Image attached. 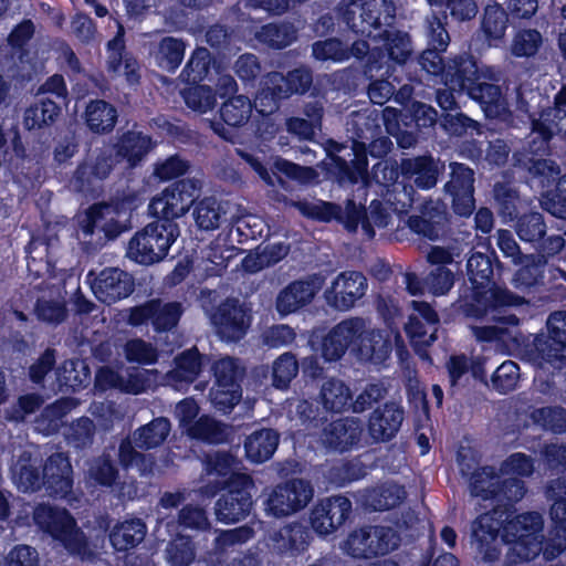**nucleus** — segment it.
<instances>
[{
  "label": "nucleus",
  "mask_w": 566,
  "mask_h": 566,
  "mask_svg": "<svg viewBox=\"0 0 566 566\" xmlns=\"http://www.w3.org/2000/svg\"><path fill=\"white\" fill-rule=\"evenodd\" d=\"M527 492L523 480L514 476L500 478L492 510L480 514L471 525V543L485 563L497 562L501 557L499 537L511 545L512 563L531 562L541 553L545 560L557 558L566 551V475L547 486V495L553 501L549 509L552 526L547 536L543 535L544 518L538 512L516 515L515 504Z\"/></svg>",
  "instance_id": "obj_1"
},
{
  "label": "nucleus",
  "mask_w": 566,
  "mask_h": 566,
  "mask_svg": "<svg viewBox=\"0 0 566 566\" xmlns=\"http://www.w3.org/2000/svg\"><path fill=\"white\" fill-rule=\"evenodd\" d=\"M502 270L494 251L490 254L473 252L467 261V274L471 283L469 294L460 297V308L470 318L483 319L490 312L520 306L525 298L493 282L494 270Z\"/></svg>",
  "instance_id": "obj_2"
},
{
  "label": "nucleus",
  "mask_w": 566,
  "mask_h": 566,
  "mask_svg": "<svg viewBox=\"0 0 566 566\" xmlns=\"http://www.w3.org/2000/svg\"><path fill=\"white\" fill-rule=\"evenodd\" d=\"M499 78L491 67L480 66L469 54H458L447 61L442 84L465 93L478 102L488 116H496L504 107V98Z\"/></svg>",
  "instance_id": "obj_3"
},
{
  "label": "nucleus",
  "mask_w": 566,
  "mask_h": 566,
  "mask_svg": "<svg viewBox=\"0 0 566 566\" xmlns=\"http://www.w3.org/2000/svg\"><path fill=\"white\" fill-rule=\"evenodd\" d=\"M348 349L373 364L382 363L390 353V344L380 334L367 332L361 317L343 319L322 338L321 350L325 361L339 360Z\"/></svg>",
  "instance_id": "obj_4"
},
{
  "label": "nucleus",
  "mask_w": 566,
  "mask_h": 566,
  "mask_svg": "<svg viewBox=\"0 0 566 566\" xmlns=\"http://www.w3.org/2000/svg\"><path fill=\"white\" fill-rule=\"evenodd\" d=\"M180 234L178 223L155 218L154 221L137 231L127 245V256L142 265H153L163 261L170 247Z\"/></svg>",
  "instance_id": "obj_5"
},
{
  "label": "nucleus",
  "mask_w": 566,
  "mask_h": 566,
  "mask_svg": "<svg viewBox=\"0 0 566 566\" xmlns=\"http://www.w3.org/2000/svg\"><path fill=\"white\" fill-rule=\"evenodd\" d=\"M394 27L395 23L391 27L375 30L373 33L371 38H379L381 44L373 48L368 60L364 63L363 74H368L369 77L374 71L388 74L394 71L395 66L405 65L412 60L415 50L410 34Z\"/></svg>",
  "instance_id": "obj_6"
},
{
  "label": "nucleus",
  "mask_w": 566,
  "mask_h": 566,
  "mask_svg": "<svg viewBox=\"0 0 566 566\" xmlns=\"http://www.w3.org/2000/svg\"><path fill=\"white\" fill-rule=\"evenodd\" d=\"M220 496L214 503V515L218 522L235 524L244 521L253 509L252 491L255 488L250 474L237 473L221 483Z\"/></svg>",
  "instance_id": "obj_7"
},
{
  "label": "nucleus",
  "mask_w": 566,
  "mask_h": 566,
  "mask_svg": "<svg viewBox=\"0 0 566 566\" xmlns=\"http://www.w3.org/2000/svg\"><path fill=\"white\" fill-rule=\"evenodd\" d=\"M518 239L531 244L539 256L547 260L557 255L565 247L562 234L547 235L544 214L535 208H524L511 223Z\"/></svg>",
  "instance_id": "obj_8"
},
{
  "label": "nucleus",
  "mask_w": 566,
  "mask_h": 566,
  "mask_svg": "<svg viewBox=\"0 0 566 566\" xmlns=\"http://www.w3.org/2000/svg\"><path fill=\"white\" fill-rule=\"evenodd\" d=\"M200 190L201 185L197 179L177 180L150 200L148 205L149 213L154 218L177 223V220L184 217L193 206Z\"/></svg>",
  "instance_id": "obj_9"
},
{
  "label": "nucleus",
  "mask_w": 566,
  "mask_h": 566,
  "mask_svg": "<svg viewBox=\"0 0 566 566\" xmlns=\"http://www.w3.org/2000/svg\"><path fill=\"white\" fill-rule=\"evenodd\" d=\"M357 138H352L350 144L332 143L331 153L332 169L338 182L357 184L368 178V147L361 133L356 132ZM366 139H368L366 137Z\"/></svg>",
  "instance_id": "obj_10"
},
{
  "label": "nucleus",
  "mask_w": 566,
  "mask_h": 566,
  "mask_svg": "<svg viewBox=\"0 0 566 566\" xmlns=\"http://www.w3.org/2000/svg\"><path fill=\"white\" fill-rule=\"evenodd\" d=\"M546 326L547 335L537 334L530 353L539 364L562 370L566 368V311L551 313Z\"/></svg>",
  "instance_id": "obj_11"
},
{
  "label": "nucleus",
  "mask_w": 566,
  "mask_h": 566,
  "mask_svg": "<svg viewBox=\"0 0 566 566\" xmlns=\"http://www.w3.org/2000/svg\"><path fill=\"white\" fill-rule=\"evenodd\" d=\"M182 314L184 307L180 302L150 298L129 308L127 323L134 327L151 324L155 332L167 333L178 326Z\"/></svg>",
  "instance_id": "obj_12"
},
{
  "label": "nucleus",
  "mask_w": 566,
  "mask_h": 566,
  "mask_svg": "<svg viewBox=\"0 0 566 566\" xmlns=\"http://www.w3.org/2000/svg\"><path fill=\"white\" fill-rule=\"evenodd\" d=\"M32 518L39 530L60 542L65 548H74L77 545V524L66 509L39 503L33 510Z\"/></svg>",
  "instance_id": "obj_13"
},
{
  "label": "nucleus",
  "mask_w": 566,
  "mask_h": 566,
  "mask_svg": "<svg viewBox=\"0 0 566 566\" xmlns=\"http://www.w3.org/2000/svg\"><path fill=\"white\" fill-rule=\"evenodd\" d=\"M451 216L444 203L424 200L419 207V214L407 219V227L419 239L436 242L450 231Z\"/></svg>",
  "instance_id": "obj_14"
},
{
  "label": "nucleus",
  "mask_w": 566,
  "mask_h": 566,
  "mask_svg": "<svg viewBox=\"0 0 566 566\" xmlns=\"http://www.w3.org/2000/svg\"><path fill=\"white\" fill-rule=\"evenodd\" d=\"M443 168L430 154L401 158L402 189L409 201L412 202L415 189L434 188Z\"/></svg>",
  "instance_id": "obj_15"
},
{
  "label": "nucleus",
  "mask_w": 566,
  "mask_h": 566,
  "mask_svg": "<svg viewBox=\"0 0 566 566\" xmlns=\"http://www.w3.org/2000/svg\"><path fill=\"white\" fill-rule=\"evenodd\" d=\"M353 513L352 501L342 494L318 500L310 513L312 530L319 536H327L342 527Z\"/></svg>",
  "instance_id": "obj_16"
},
{
  "label": "nucleus",
  "mask_w": 566,
  "mask_h": 566,
  "mask_svg": "<svg viewBox=\"0 0 566 566\" xmlns=\"http://www.w3.org/2000/svg\"><path fill=\"white\" fill-rule=\"evenodd\" d=\"M450 179L444 185V193L451 199V208L459 217H470L475 210L474 170L462 163L450 164Z\"/></svg>",
  "instance_id": "obj_17"
},
{
  "label": "nucleus",
  "mask_w": 566,
  "mask_h": 566,
  "mask_svg": "<svg viewBox=\"0 0 566 566\" xmlns=\"http://www.w3.org/2000/svg\"><path fill=\"white\" fill-rule=\"evenodd\" d=\"M324 283L325 277L321 273H313L290 282L277 293L275 298V310L279 316L286 317L311 304Z\"/></svg>",
  "instance_id": "obj_18"
},
{
  "label": "nucleus",
  "mask_w": 566,
  "mask_h": 566,
  "mask_svg": "<svg viewBox=\"0 0 566 566\" xmlns=\"http://www.w3.org/2000/svg\"><path fill=\"white\" fill-rule=\"evenodd\" d=\"M93 275L92 292L99 302L106 305L128 297L135 290L134 276L119 268H104L96 275L90 271L87 280Z\"/></svg>",
  "instance_id": "obj_19"
},
{
  "label": "nucleus",
  "mask_w": 566,
  "mask_h": 566,
  "mask_svg": "<svg viewBox=\"0 0 566 566\" xmlns=\"http://www.w3.org/2000/svg\"><path fill=\"white\" fill-rule=\"evenodd\" d=\"M368 289L366 276L359 271L339 273L332 285L324 292L326 304L336 311H348L354 307Z\"/></svg>",
  "instance_id": "obj_20"
},
{
  "label": "nucleus",
  "mask_w": 566,
  "mask_h": 566,
  "mask_svg": "<svg viewBox=\"0 0 566 566\" xmlns=\"http://www.w3.org/2000/svg\"><path fill=\"white\" fill-rule=\"evenodd\" d=\"M74 472L70 457L63 452L50 454L43 463V488L54 500H70L73 495Z\"/></svg>",
  "instance_id": "obj_21"
},
{
  "label": "nucleus",
  "mask_w": 566,
  "mask_h": 566,
  "mask_svg": "<svg viewBox=\"0 0 566 566\" xmlns=\"http://www.w3.org/2000/svg\"><path fill=\"white\" fill-rule=\"evenodd\" d=\"M212 322L221 339L227 342H239L242 339L249 327L250 317L238 298H227L220 303Z\"/></svg>",
  "instance_id": "obj_22"
},
{
  "label": "nucleus",
  "mask_w": 566,
  "mask_h": 566,
  "mask_svg": "<svg viewBox=\"0 0 566 566\" xmlns=\"http://www.w3.org/2000/svg\"><path fill=\"white\" fill-rule=\"evenodd\" d=\"M135 127L136 125L118 135L114 144L117 160L125 163L129 169L140 167L148 155L157 147V142L151 135Z\"/></svg>",
  "instance_id": "obj_23"
},
{
  "label": "nucleus",
  "mask_w": 566,
  "mask_h": 566,
  "mask_svg": "<svg viewBox=\"0 0 566 566\" xmlns=\"http://www.w3.org/2000/svg\"><path fill=\"white\" fill-rule=\"evenodd\" d=\"M336 18L353 33L371 39L375 30L387 27L382 14L376 11L373 18L366 15V3L359 0H340L335 7Z\"/></svg>",
  "instance_id": "obj_24"
},
{
  "label": "nucleus",
  "mask_w": 566,
  "mask_h": 566,
  "mask_svg": "<svg viewBox=\"0 0 566 566\" xmlns=\"http://www.w3.org/2000/svg\"><path fill=\"white\" fill-rule=\"evenodd\" d=\"M458 462L461 475L468 479L470 494L483 501H491L496 494L500 470L493 465L474 467V461H467L461 453L458 454Z\"/></svg>",
  "instance_id": "obj_25"
},
{
  "label": "nucleus",
  "mask_w": 566,
  "mask_h": 566,
  "mask_svg": "<svg viewBox=\"0 0 566 566\" xmlns=\"http://www.w3.org/2000/svg\"><path fill=\"white\" fill-rule=\"evenodd\" d=\"M405 409L395 401H387L373 410L368 418V432L375 442H389L399 432Z\"/></svg>",
  "instance_id": "obj_26"
},
{
  "label": "nucleus",
  "mask_w": 566,
  "mask_h": 566,
  "mask_svg": "<svg viewBox=\"0 0 566 566\" xmlns=\"http://www.w3.org/2000/svg\"><path fill=\"white\" fill-rule=\"evenodd\" d=\"M361 434V421L347 417L329 422L323 429L322 441L328 450L344 453L359 446Z\"/></svg>",
  "instance_id": "obj_27"
},
{
  "label": "nucleus",
  "mask_w": 566,
  "mask_h": 566,
  "mask_svg": "<svg viewBox=\"0 0 566 566\" xmlns=\"http://www.w3.org/2000/svg\"><path fill=\"white\" fill-rule=\"evenodd\" d=\"M208 360L197 347L177 354L172 360L174 367L165 374V380L175 388L191 385L200 376L205 361Z\"/></svg>",
  "instance_id": "obj_28"
},
{
  "label": "nucleus",
  "mask_w": 566,
  "mask_h": 566,
  "mask_svg": "<svg viewBox=\"0 0 566 566\" xmlns=\"http://www.w3.org/2000/svg\"><path fill=\"white\" fill-rule=\"evenodd\" d=\"M62 114L60 103L51 97L34 95L33 102L24 108L22 125L28 132L44 135Z\"/></svg>",
  "instance_id": "obj_29"
},
{
  "label": "nucleus",
  "mask_w": 566,
  "mask_h": 566,
  "mask_svg": "<svg viewBox=\"0 0 566 566\" xmlns=\"http://www.w3.org/2000/svg\"><path fill=\"white\" fill-rule=\"evenodd\" d=\"M252 107L251 101L244 95L229 97L219 109L222 122H211L213 133L224 140H231L232 134L224 125L241 127L249 120Z\"/></svg>",
  "instance_id": "obj_30"
},
{
  "label": "nucleus",
  "mask_w": 566,
  "mask_h": 566,
  "mask_svg": "<svg viewBox=\"0 0 566 566\" xmlns=\"http://www.w3.org/2000/svg\"><path fill=\"white\" fill-rule=\"evenodd\" d=\"M363 71L364 64L360 67H349L345 71L346 78L352 80L355 87L367 83V95L373 104L382 106L390 101L396 92L395 85L389 81L392 72L380 74L374 71L369 77L368 74H363Z\"/></svg>",
  "instance_id": "obj_31"
},
{
  "label": "nucleus",
  "mask_w": 566,
  "mask_h": 566,
  "mask_svg": "<svg viewBox=\"0 0 566 566\" xmlns=\"http://www.w3.org/2000/svg\"><path fill=\"white\" fill-rule=\"evenodd\" d=\"M516 166L527 171L531 181L541 188V193L554 188L563 177L559 166L552 159L526 157L525 154H521Z\"/></svg>",
  "instance_id": "obj_32"
},
{
  "label": "nucleus",
  "mask_w": 566,
  "mask_h": 566,
  "mask_svg": "<svg viewBox=\"0 0 566 566\" xmlns=\"http://www.w3.org/2000/svg\"><path fill=\"white\" fill-rule=\"evenodd\" d=\"M311 539V530L301 522H293L274 534L273 545L281 555L297 556L307 548Z\"/></svg>",
  "instance_id": "obj_33"
},
{
  "label": "nucleus",
  "mask_w": 566,
  "mask_h": 566,
  "mask_svg": "<svg viewBox=\"0 0 566 566\" xmlns=\"http://www.w3.org/2000/svg\"><path fill=\"white\" fill-rule=\"evenodd\" d=\"M280 442V434L271 428L254 430L244 440L247 459L252 463H263L274 454Z\"/></svg>",
  "instance_id": "obj_34"
},
{
  "label": "nucleus",
  "mask_w": 566,
  "mask_h": 566,
  "mask_svg": "<svg viewBox=\"0 0 566 566\" xmlns=\"http://www.w3.org/2000/svg\"><path fill=\"white\" fill-rule=\"evenodd\" d=\"M84 119L92 133L105 135L113 132L118 119V113L113 104L97 98L87 103Z\"/></svg>",
  "instance_id": "obj_35"
},
{
  "label": "nucleus",
  "mask_w": 566,
  "mask_h": 566,
  "mask_svg": "<svg viewBox=\"0 0 566 566\" xmlns=\"http://www.w3.org/2000/svg\"><path fill=\"white\" fill-rule=\"evenodd\" d=\"M147 526L140 518H130L117 524L109 533V542L116 552L127 553L145 538Z\"/></svg>",
  "instance_id": "obj_36"
},
{
  "label": "nucleus",
  "mask_w": 566,
  "mask_h": 566,
  "mask_svg": "<svg viewBox=\"0 0 566 566\" xmlns=\"http://www.w3.org/2000/svg\"><path fill=\"white\" fill-rule=\"evenodd\" d=\"M406 496L407 493L402 485L385 483L366 492L364 505L371 512L389 511L398 507Z\"/></svg>",
  "instance_id": "obj_37"
},
{
  "label": "nucleus",
  "mask_w": 566,
  "mask_h": 566,
  "mask_svg": "<svg viewBox=\"0 0 566 566\" xmlns=\"http://www.w3.org/2000/svg\"><path fill=\"white\" fill-rule=\"evenodd\" d=\"M292 96L287 88L284 75L280 72H271L266 75L263 86L256 95V101L262 107L261 113H273L280 107L283 99Z\"/></svg>",
  "instance_id": "obj_38"
},
{
  "label": "nucleus",
  "mask_w": 566,
  "mask_h": 566,
  "mask_svg": "<svg viewBox=\"0 0 566 566\" xmlns=\"http://www.w3.org/2000/svg\"><path fill=\"white\" fill-rule=\"evenodd\" d=\"M319 397L326 412L340 413L349 409L350 388L337 378L327 379L321 388Z\"/></svg>",
  "instance_id": "obj_39"
},
{
  "label": "nucleus",
  "mask_w": 566,
  "mask_h": 566,
  "mask_svg": "<svg viewBox=\"0 0 566 566\" xmlns=\"http://www.w3.org/2000/svg\"><path fill=\"white\" fill-rule=\"evenodd\" d=\"M493 198L499 216L503 222L510 224L525 208L522 206L520 192L506 182H495Z\"/></svg>",
  "instance_id": "obj_40"
},
{
  "label": "nucleus",
  "mask_w": 566,
  "mask_h": 566,
  "mask_svg": "<svg viewBox=\"0 0 566 566\" xmlns=\"http://www.w3.org/2000/svg\"><path fill=\"white\" fill-rule=\"evenodd\" d=\"M255 40L270 49L281 50L296 40V30L292 23H266L254 34Z\"/></svg>",
  "instance_id": "obj_41"
},
{
  "label": "nucleus",
  "mask_w": 566,
  "mask_h": 566,
  "mask_svg": "<svg viewBox=\"0 0 566 566\" xmlns=\"http://www.w3.org/2000/svg\"><path fill=\"white\" fill-rule=\"evenodd\" d=\"M170 421L165 417L154 418L150 422L139 427L134 439L136 447L142 450H150L159 447L169 436Z\"/></svg>",
  "instance_id": "obj_42"
},
{
  "label": "nucleus",
  "mask_w": 566,
  "mask_h": 566,
  "mask_svg": "<svg viewBox=\"0 0 566 566\" xmlns=\"http://www.w3.org/2000/svg\"><path fill=\"white\" fill-rule=\"evenodd\" d=\"M186 52V42L174 36H164L158 43L157 64L168 73H175Z\"/></svg>",
  "instance_id": "obj_43"
},
{
  "label": "nucleus",
  "mask_w": 566,
  "mask_h": 566,
  "mask_svg": "<svg viewBox=\"0 0 566 566\" xmlns=\"http://www.w3.org/2000/svg\"><path fill=\"white\" fill-rule=\"evenodd\" d=\"M509 13L501 4L494 2L484 8L481 30L486 40H502L509 28Z\"/></svg>",
  "instance_id": "obj_44"
},
{
  "label": "nucleus",
  "mask_w": 566,
  "mask_h": 566,
  "mask_svg": "<svg viewBox=\"0 0 566 566\" xmlns=\"http://www.w3.org/2000/svg\"><path fill=\"white\" fill-rule=\"evenodd\" d=\"M212 63V56L208 49L196 48L184 70L180 73V80L186 84L201 83L209 74Z\"/></svg>",
  "instance_id": "obj_45"
},
{
  "label": "nucleus",
  "mask_w": 566,
  "mask_h": 566,
  "mask_svg": "<svg viewBox=\"0 0 566 566\" xmlns=\"http://www.w3.org/2000/svg\"><path fill=\"white\" fill-rule=\"evenodd\" d=\"M543 35L536 29H520L513 35L510 52L514 57H535L543 46Z\"/></svg>",
  "instance_id": "obj_46"
},
{
  "label": "nucleus",
  "mask_w": 566,
  "mask_h": 566,
  "mask_svg": "<svg viewBox=\"0 0 566 566\" xmlns=\"http://www.w3.org/2000/svg\"><path fill=\"white\" fill-rule=\"evenodd\" d=\"M224 213L221 203L213 197L199 200L193 209L195 222L200 230L205 231L218 229Z\"/></svg>",
  "instance_id": "obj_47"
},
{
  "label": "nucleus",
  "mask_w": 566,
  "mask_h": 566,
  "mask_svg": "<svg viewBox=\"0 0 566 566\" xmlns=\"http://www.w3.org/2000/svg\"><path fill=\"white\" fill-rule=\"evenodd\" d=\"M119 478L116 463L108 455H101L93 460L87 471V480L94 486L113 488Z\"/></svg>",
  "instance_id": "obj_48"
},
{
  "label": "nucleus",
  "mask_w": 566,
  "mask_h": 566,
  "mask_svg": "<svg viewBox=\"0 0 566 566\" xmlns=\"http://www.w3.org/2000/svg\"><path fill=\"white\" fill-rule=\"evenodd\" d=\"M187 85L180 94L188 108L203 114L214 107L216 92L211 86L201 83Z\"/></svg>",
  "instance_id": "obj_49"
},
{
  "label": "nucleus",
  "mask_w": 566,
  "mask_h": 566,
  "mask_svg": "<svg viewBox=\"0 0 566 566\" xmlns=\"http://www.w3.org/2000/svg\"><path fill=\"white\" fill-rule=\"evenodd\" d=\"M371 525H364L347 536L345 541V551L353 558L376 557L375 542L371 535Z\"/></svg>",
  "instance_id": "obj_50"
},
{
  "label": "nucleus",
  "mask_w": 566,
  "mask_h": 566,
  "mask_svg": "<svg viewBox=\"0 0 566 566\" xmlns=\"http://www.w3.org/2000/svg\"><path fill=\"white\" fill-rule=\"evenodd\" d=\"M211 371L214 378L213 385L220 388L241 386L244 375V369L239 366L238 360L228 356L216 360Z\"/></svg>",
  "instance_id": "obj_51"
},
{
  "label": "nucleus",
  "mask_w": 566,
  "mask_h": 566,
  "mask_svg": "<svg viewBox=\"0 0 566 566\" xmlns=\"http://www.w3.org/2000/svg\"><path fill=\"white\" fill-rule=\"evenodd\" d=\"M300 363L296 356L286 352L280 355L272 365V385L276 389H287L297 376Z\"/></svg>",
  "instance_id": "obj_52"
},
{
  "label": "nucleus",
  "mask_w": 566,
  "mask_h": 566,
  "mask_svg": "<svg viewBox=\"0 0 566 566\" xmlns=\"http://www.w3.org/2000/svg\"><path fill=\"white\" fill-rule=\"evenodd\" d=\"M112 206L107 202H96L86 209L84 216L78 220L80 229L85 238L90 237L92 239L94 235H97V240H99Z\"/></svg>",
  "instance_id": "obj_53"
},
{
  "label": "nucleus",
  "mask_w": 566,
  "mask_h": 566,
  "mask_svg": "<svg viewBox=\"0 0 566 566\" xmlns=\"http://www.w3.org/2000/svg\"><path fill=\"white\" fill-rule=\"evenodd\" d=\"M14 474L22 492H38L43 488V470L40 471V465L33 463L30 455L20 458Z\"/></svg>",
  "instance_id": "obj_54"
},
{
  "label": "nucleus",
  "mask_w": 566,
  "mask_h": 566,
  "mask_svg": "<svg viewBox=\"0 0 566 566\" xmlns=\"http://www.w3.org/2000/svg\"><path fill=\"white\" fill-rule=\"evenodd\" d=\"M94 436V421L85 416L73 420L65 432L67 443L77 450L90 447L93 443Z\"/></svg>",
  "instance_id": "obj_55"
},
{
  "label": "nucleus",
  "mask_w": 566,
  "mask_h": 566,
  "mask_svg": "<svg viewBox=\"0 0 566 566\" xmlns=\"http://www.w3.org/2000/svg\"><path fill=\"white\" fill-rule=\"evenodd\" d=\"M188 433L191 438L208 443H220L224 440L223 424L209 416L198 418L189 427Z\"/></svg>",
  "instance_id": "obj_56"
},
{
  "label": "nucleus",
  "mask_w": 566,
  "mask_h": 566,
  "mask_svg": "<svg viewBox=\"0 0 566 566\" xmlns=\"http://www.w3.org/2000/svg\"><path fill=\"white\" fill-rule=\"evenodd\" d=\"M282 488L281 483L276 484L269 493L264 501V511L268 516L281 518L297 513L291 497Z\"/></svg>",
  "instance_id": "obj_57"
},
{
  "label": "nucleus",
  "mask_w": 566,
  "mask_h": 566,
  "mask_svg": "<svg viewBox=\"0 0 566 566\" xmlns=\"http://www.w3.org/2000/svg\"><path fill=\"white\" fill-rule=\"evenodd\" d=\"M541 203L553 217L566 220V174L554 188L542 192Z\"/></svg>",
  "instance_id": "obj_58"
},
{
  "label": "nucleus",
  "mask_w": 566,
  "mask_h": 566,
  "mask_svg": "<svg viewBox=\"0 0 566 566\" xmlns=\"http://www.w3.org/2000/svg\"><path fill=\"white\" fill-rule=\"evenodd\" d=\"M166 554L171 566H189L195 559V545L191 537L177 535L168 543Z\"/></svg>",
  "instance_id": "obj_59"
},
{
  "label": "nucleus",
  "mask_w": 566,
  "mask_h": 566,
  "mask_svg": "<svg viewBox=\"0 0 566 566\" xmlns=\"http://www.w3.org/2000/svg\"><path fill=\"white\" fill-rule=\"evenodd\" d=\"M125 358L128 363L138 365H154L158 361L159 353L157 348L142 338L127 340L124 346Z\"/></svg>",
  "instance_id": "obj_60"
},
{
  "label": "nucleus",
  "mask_w": 566,
  "mask_h": 566,
  "mask_svg": "<svg viewBox=\"0 0 566 566\" xmlns=\"http://www.w3.org/2000/svg\"><path fill=\"white\" fill-rule=\"evenodd\" d=\"M189 161L174 154L154 164L153 176L158 181H170L182 177L189 170Z\"/></svg>",
  "instance_id": "obj_61"
},
{
  "label": "nucleus",
  "mask_w": 566,
  "mask_h": 566,
  "mask_svg": "<svg viewBox=\"0 0 566 566\" xmlns=\"http://www.w3.org/2000/svg\"><path fill=\"white\" fill-rule=\"evenodd\" d=\"M518 378L520 366L513 360H505L495 369L491 381L494 390L505 395L516 388Z\"/></svg>",
  "instance_id": "obj_62"
},
{
  "label": "nucleus",
  "mask_w": 566,
  "mask_h": 566,
  "mask_svg": "<svg viewBox=\"0 0 566 566\" xmlns=\"http://www.w3.org/2000/svg\"><path fill=\"white\" fill-rule=\"evenodd\" d=\"M312 55L318 61L343 62L349 57L348 48L337 38L316 41L312 45Z\"/></svg>",
  "instance_id": "obj_63"
},
{
  "label": "nucleus",
  "mask_w": 566,
  "mask_h": 566,
  "mask_svg": "<svg viewBox=\"0 0 566 566\" xmlns=\"http://www.w3.org/2000/svg\"><path fill=\"white\" fill-rule=\"evenodd\" d=\"M533 419L545 430L554 433L566 432V409L560 406H548L536 409Z\"/></svg>",
  "instance_id": "obj_64"
}]
</instances>
